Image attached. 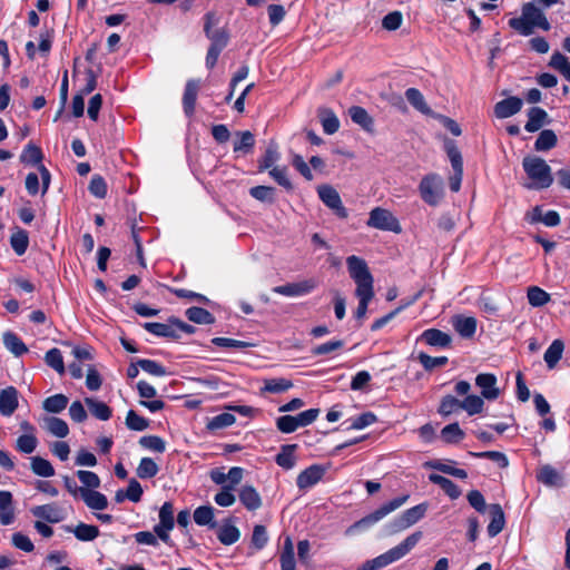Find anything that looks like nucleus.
Returning <instances> with one entry per match:
<instances>
[{
	"mask_svg": "<svg viewBox=\"0 0 570 570\" xmlns=\"http://www.w3.org/2000/svg\"><path fill=\"white\" fill-rule=\"evenodd\" d=\"M346 264L350 276L356 284L355 295L358 298V305L355 311V317L362 320L367 312L370 302L374 297V279L363 258L352 255L346 258Z\"/></svg>",
	"mask_w": 570,
	"mask_h": 570,
	"instance_id": "obj_1",
	"label": "nucleus"
},
{
	"mask_svg": "<svg viewBox=\"0 0 570 570\" xmlns=\"http://www.w3.org/2000/svg\"><path fill=\"white\" fill-rule=\"evenodd\" d=\"M511 29L521 36H531L534 28L549 31L551 24L547 19L542 9H540L534 2H527L522 6L521 16L511 18L508 21Z\"/></svg>",
	"mask_w": 570,
	"mask_h": 570,
	"instance_id": "obj_2",
	"label": "nucleus"
},
{
	"mask_svg": "<svg viewBox=\"0 0 570 570\" xmlns=\"http://www.w3.org/2000/svg\"><path fill=\"white\" fill-rule=\"evenodd\" d=\"M422 532L416 531L406 537L400 544L377 556L374 559L365 561L356 570H380L405 557L421 540Z\"/></svg>",
	"mask_w": 570,
	"mask_h": 570,
	"instance_id": "obj_3",
	"label": "nucleus"
},
{
	"mask_svg": "<svg viewBox=\"0 0 570 570\" xmlns=\"http://www.w3.org/2000/svg\"><path fill=\"white\" fill-rule=\"evenodd\" d=\"M522 166L528 177L533 180V187L548 188L552 185L551 168L544 159L537 156H527L522 160Z\"/></svg>",
	"mask_w": 570,
	"mask_h": 570,
	"instance_id": "obj_4",
	"label": "nucleus"
},
{
	"mask_svg": "<svg viewBox=\"0 0 570 570\" xmlns=\"http://www.w3.org/2000/svg\"><path fill=\"white\" fill-rule=\"evenodd\" d=\"M20 163L30 166H37L42 181L41 194L45 195L50 186L51 175L50 171L41 164L43 154L41 149L32 142H29L23 148L20 157Z\"/></svg>",
	"mask_w": 570,
	"mask_h": 570,
	"instance_id": "obj_5",
	"label": "nucleus"
},
{
	"mask_svg": "<svg viewBox=\"0 0 570 570\" xmlns=\"http://www.w3.org/2000/svg\"><path fill=\"white\" fill-rule=\"evenodd\" d=\"M409 499V495H403L395 498L391 500L390 502L384 503L379 509H376L374 512L367 514L366 517L362 518L361 520L356 521L347 532H352L354 530H365L383 518H385L391 512L395 511L400 507H402Z\"/></svg>",
	"mask_w": 570,
	"mask_h": 570,
	"instance_id": "obj_6",
	"label": "nucleus"
},
{
	"mask_svg": "<svg viewBox=\"0 0 570 570\" xmlns=\"http://www.w3.org/2000/svg\"><path fill=\"white\" fill-rule=\"evenodd\" d=\"M367 226L380 230L401 233L402 227L399 219L389 210L382 207H375L370 212Z\"/></svg>",
	"mask_w": 570,
	"mask_h": 570,
	"instance_id": "obj_7",
	"label": "nucleus"
},
{
	"mask_svg": "<svg viewBox=\"0 0 570 570\" xmlns=\"http://www.w3.org/2000/svg\"><path fill=\"white\" fill-rule=\"evenodd\" d=\"M419 190L426 204L436 206L443 196V180L436 174L426 175L422 178Z\"/></svg>",
	"mask_w": 570,
	"mask_h": 570,
	"instance_id": "obj_8",
	"label": "nucleus"
},
{
	"mask_svg": "<svg viewBox=\"0 0 570 570\" xmlns=\"http://www.w3.org/2000/svg\"><path fill=\"white\" fill-rule=\"evenodd\" d=\"M428 511V503H421L405 510L399 518L391 523V532L403 531L419 522Z\"/></svg>",
	"mask_w": 570,
	"mask_h": 570,
	"instance_id": "obj_9",
	"label": "nucleus"
},
{
	"mask_svg": "<svg viewBox=\"0 0 570 570\" xmlns=\"http://www.w3.org/2000/svg\"><path fill=\"white\" fill-rule=\"evenodd\" d=\"M218 24V18L215 13L208 12L205 16V27L204 31L206 37L210 40V47L223 50L228 43V33L225 29H215L213 30V26Z\"/></svg>",
	"mask_w": 570,
	"mask_h": 570,
	"instance_id": "obj_10",
	"label": "nucleus"
},
{
	"mask_svg": "<svg viewBox=\"0 0 570 570\" xmlns=\"http://www.w3.org/2000/svg\"><path fill=\"white\" fill-rule=\"evenodd\" d=\"M317 194L321 200L340 218L347 217V209L344 207L341 196L335 188L330 185H322L317 188Z\"/></svg>",
	"mask_w": 570,
	"mask_h": 570,
	"instance_id": "obj_11",
	"label": "nucleus"
},
{
	"mask_svg": "<svg viewBox=\"0 0 570 570\" xmlns=\"http://www.w3.org/2000/svg\"><path fill=\"white\" fill-rule=\"evenodd\" d=\"M325 468L320 464H313L302 471L296 479V484L301 490L312 488L318 483L325 474Z\"/></svg>",
	"mask_w": 570,
	"mask_h": 570,
	"instance_id": "obj_12",
	"label": "nucleus"
},
{
	"mask_svg": "<svg viewBox=\"0 0 570 570\" xmlns=\"http://www.w3.org/2000/svg\"><path fill=\"white\" fill-rule=\"evenodd\" d=\"M144 328L159 337H166L171 340L180 338L178 330L175 326V317L170 318L168 323L148 322L144 324Z\"/></svg>",
	"mask_w": 570,
	"mask_h": 570,
	"instance_id": "obj_13",
	"label": "nucleus"
},
{
	"mask_svg": "<svg viewBox=\"0 0 570 570\" xmlns=\"http://www.w3.org/2000/svg\"><path fill=\"white\" fill-rule=\"evenodd\" d=\"M475 384L481 389V394L487 400H495L500 390L497 387V377L490 373L476 375Z\"/></svg>",
	"mask_w": 570,
	"mask_h": 570,
	"instance_id": "obj_14",
	"label": "nucleus"
},
{
	"mask_svg": "<svg viewBox=\"0 0 570 570\" xmlns=\"http://www.w3.org/2000/svg\"><path fill=\"white\" fill-rule=\"evenodd\" d=\"M522 100L518 97H509L500 100L494 106V115L499 119L509 118L518 114L522 108Z\"/></svg>",
	"mask_w": 570,
	"mask_h": 570,
	"instance_id": "obj_15",
	"label": "nucleus"
},
{
	"mask_svg": "<svg viewBox=\"0 0 570 570\" xmlns=\"http://www.w3.org/2000/svg\"><path fill=\"white\" fill-rule=\"evenodd\" d=\"M18 391L13 386H8L0 391V413L10 416L18 407Z\"/></svg>",
	"mask_w": 570,
	"mask_h": 570,
	"instance_id": "obj_16",
	"label": "nucleus"
},
{
	"mask_svg": "<svg viewBox=\"0 0 570 570\" xmlns=\"http://www.w3.org/2000/svg\"><path fill=\"white\" fill-rule=\"evenodd\" d=\"M31 513L50 523H58L65 519V513L62 509L58 508L56 504H43L37 505L31 509Z\"/></svg>",
	"mask_w": 570,
	"mask_h": 570,
	"instance_id": "obj_17",
	"label": "nucleus"
},
{
	"mask_svg": "<svg viewBox=\"0 0 570 570\" xmlns=\"http://www.w3.org/2000/svg\"><path fill=\"white\" fill-rule=\"evenodd\" d=\"M199 88H200L199 80L190 79L186 83L184 96H183V106H184V111L187 116H191L195 111V104H196Z\"/></svg>",
	"mask_w": 570,
	"mask_h": 570,
	"instance_id": "obj_18",
	"label": "nucleus"
},
{
	"mask_svg": "<svg viewBox=\"0 0 570 570\" xmlns=\"http://www.w3.org/2000/svg\"><path fill=\"white\" fill-rule=\"evenodd\" d=\"M313 288L314 284L312 282L305 281L302 283H288L285 285L275 286L273 292L284 296L295 297L307 294Z\"/></svg>",
	"mask_w": 570,
	"mask_h": 570,
	"instance_id": "obj_19",
	"label": "nucleus"
},
{
	"mask_svg": "<svg viewBox=\"0 0 570 570\" xmlns=\"http://www.w3.org/2000/svg\"><path fill=\"white\" fill-rule=\"evenodd\" d=\"M14 521L13 498L9 491H0V524L9 525Z\"/></svg>",
	"mask_w": 570,
	"mask_h": 570,
	"instance_id": "obj_20",
	"label": "nucleus"
},
{
	"mask_svg": "<svg viewBox=\"0 0 570 570\" xmlns=\"http://www.w3.org/2000/svg\"><path fill=\"white\" fill-rule=\"evenodd\" d=\"M79 494L88 508L105 510L108 507L107 497L98 491L80 488Z\"/></svg>",
	"mask_w": 570,
	"mask_h": 570,
	"instance_id": "obj_21",
	"label": "nucleus"
},
{
	"mask_svg": "<svg viewBox=\"0 0 570 570\" xmlns=\"http://www.w3.org/2000/svg\"><path fill=\"white\" fill-rule=\"evenodd\" d=\"M239 501L249 511H255L262 507V498L253 485L242 487Z\"/></svg>",
	"mask_w": 570,
	"mask_h": 570,
	"instance_id": "obj_22",
	"label": "nucleus"
},
{
	"mask_svg": "<svg viewBox=\"0 0 570 570\" xmlns=\"http://www.w3.org/2000/svg\"><path fill=\"white\" fill-rule=\"evenodd\" d=\"M491 521L488 525V534L493 538L498 535L504 528L505 518L504 512L500 504L490 505Z\"/></svg>",
	"mask_w": 570,
	"mask_h": 570,
	"instance_id": "obj_23",
	"label": "nucleus"
},
{
	"mask_svg": "<svg viewBox=\"0 0 570 570\" xmlns=\"http://www.w3.org/2000/svg\"><path fill=\"white\" fill-rule=\"evenodd\" d=\"M42 426L57 438H66L69 434V426L66 421L57 416H45Z\"/></svg>",
	"mask_w": 570,
	"mask_h": 570,
	"instance_id": "obj_24",
	"label": "nucleus"
},
{
	"mask_svg": "<svg viewBox=\"0 0 570 570\" xmlns=\"http://www.w3.org/2000/svg\"><path fill=\"white\" fill-rule=\"evenodd\" d=\"M528 118L524 129L529 132H534L546 124L548 114L542 108L532 107L529 109Z\"/></svg>",
	"mask_w": 570,
	"mask_h": 570,
	"instance_id": "obj_25",
	"label": "nucleus"
},
{
	"mask_svg": "<svg viewBox=\"0 0 570 570\" xmlns=\"http://www.w3.org/2000/svg\"><path fill=\"white\" fill-rule=\"evenodd\" d=\"M235 135L238 137L234 141V153L250 154L255 146V136L249 131H236Z\"/></svg>",
	"mask_w": 570,
	"mask_h": 570,
	"instance_id": "obj_26",
	"label": "nucleus"
},
{
	"mask_svg": "<svg viewBox=\"0 0 570 570\" xmlns=\"http://www.w3.org/2000/svg\"><path fill=\"white\" fill-rule=\"evenodd\" d=\"M296 448V444L283 445L279 453L275 458L276 463L285 470L293 469L296 464V456L294 454Z\"/></svg>",
	"mask_w": 570,
	"mask_h": 570,
	"instance_id": "obj_27",
	"label": "nucleus"
},
{
	"mask_svg": "<svg viewBox=\"0 0 570 570\" xmlns=\"http://www.w3.org/2000/svg\"><path fill=\"white\" fill-rule=\"evenodd\" d=\"M421 338L431 346L445 347L451 343L450 335L436 328L424 331Z\"/></svg>",
	"mask_w": 570,
	"mask_h": 570,
	"instance_id": "obj_28",
	"label": "nucleus"
},
{
	"mask_svg": "<svg viewBox=\"0 0 570 570\" xmlns=\"http://www.w3.org/2000/svg\"><path fill=\"white\" fill-rule=\"evenodd\" d=\"M453 326L462 337H472L476 331V320L472 316H456Z\"/></svg>",
	"mask_w": 570,
	"mask_h": 570,
	"instance_id": "obj_29",
	"label": "nucleus"
},
{
	"mask_svg": "<svg viewBox=\"0 0 570 570\" xmlns=\"http://www.w3.org/2000/svg\"><path fill=\"white\" fill-rule=\"evenodd\" d=\"M85 403L96 419L107 421L111 417V409L106 403L92 397H86Z\"/></svg>",
	"mask_w": 570,
	"mask_h": 570,
	"instance_id": "obj_30",
	"label": "nucleus"
},
{
	"mask_svg": "<svg viewBox=\"0 0 570 570\" xmlns=\"http://www.w3.org/2000/svg\"><path fill=\"white\" fill-rule=\"evenodd\" d=\"M429 480L432 483L438 484L452 500H455L461 495L459 487L448 478L440 474H430Z\"/></svg>",
	"mask_w": 570,
	"mask_h": 570,
	"instance_id": "obj_31",
	"label": "nucleus"
},
{
	"mask_svg": "<svg viewBox=\"0 0 570 570\" xmlns=\"http://www.w3.org/2000/svg\"><path fill=\"white\" fill-rule=\"evenodd\" d=\"M66 530L72 532L75 537L80 541H92L99 535L98 527L82 522L77 524L73 529L67 527Z\"/></svg>",
	"mask_w": 570,
	"mask_h": 570,
	"instance_id": "obj_32",
	"label": "nucleus"
},
{
	"mask_svg": "<svg viewBox=\"0 0 570 570\" xmlns=\"http://www.w3.org/2000/svg\"><path fill=\"white\" fill-rule=\"evenodd\" d=\"M564 350V344L561 340H554L546 351L543 358L547 366L552 370L561 360Z\"/></svg>",
	"mask_w": 570,
	"mask_h": 570,
	"instance_id": "obj_33",
	"label": "nucleus"
},
{
	"mask_svg": "<svg viewBox=\"0 0 570 570\" xmlns=\"http://www.w3.org/2000/svg\"><path fill=\"white\" fill-rule=\"evenodd\" d=\"M405 98L411 104V106L413 108H415L417 111H420L424 115L431 114V108L426 104L423 95L421 94V91L419 89H416V88L406 89Z\"/></svg>",
	"mask_w": 570,
	"mask_h": 570,
	"instance_id": "obj_34",
	"label": "nucleus"
},
{
	"mask_svg": "<svg viewBox=\"0 0 570 570\" xmlns=\"http://www.w3.org/2000/svg\"><path fill=\"white\" fill-rule=\"evenodd\" d=\"M3 344L6 348L16 356H21L22 354L28 352V347L26 346V344L17 334L12 332H6L3 334Z\"/></svg>",
	"mask_w": 570,
	"mask_h": 570,
	"instance_id": "obj_35",
	"label": "nucleus"
},
{
	"mask_svg": "<svg viewBox=\"0 0 570 570\" xmlns=\"http://www.w3.org/2000/svg\"><path fill=\"white\" fill-rule=\"evenodd\" d=\"M348 115L353 122L357 124L365 130H371L373 126V118L368 112L360 106H352L348 109Z\"/></svg>",
	"mask_w": 570,
	"mask_h": 570,
	"instance_id": "obj_36",
	"label": "nucleus"
},
{
	"mask_svg": "<svg viewBox=\"0 0 570 570\" xmlns=\"http://www.w3.org/2000/svg\"><path fill=\"white\" fill-rule=\"evenodd\" d=\"M68 405V397L63 394H55L42 402V407L49 413H60Z\"/></svg>",
	"mask_w": 570,
	"mask_h": 570,
	"instance_id": "obj_37",
	"label": "nucleus"
},
{
	"mask_svg": "<svg viewBox=\"0 0 570 570\" xmlns=\"http://www.w3.org/2000/svg\"><path fill=\"white\" fill-rule=\"evenodd\" d=\"M557 135L553 130L544 129L539 134L534 142V148L538 151L550 150L557 145Z\"/></svg>",
	"mask_w": 570,
	"mask_h": 570,
	"instance_id": "obj_38",
	"label": "nucleus"
},
{
	"mask_svg": "<svg viewBox=\"0 0 570 570\" xmlns=\"http://www.w3.org/2000/svg\"><path fill=\"white\" fill-rule=\"evenodd\" d=\"M279 159V153L277 149V145L274 142H271L268 147L265 150V154L263 157L258 160V168L261 171L266 169H272L275 167V163Z\"/></svg>",
	"mask_w": 570,
	"mask_h": 570,
	"instance_id": "obj_39",
	"label": "nucleus"
},
{
	"mask_svg": "<svg viewBox=\"0 0 570 570\" xmlns=\"http://www.w3.org/2000/svg\"><path fill=\"white\" fill-rule=\"evenodd\" d=\"M217 538L223 544L230 546L239 540L240 532L235 525L223 524L218 530Z\"/></svg>",
	"mask_w": 570,
	"mask_h": 570,
	"instance_id": "obj_40",
	"label": "nucleus"
},
{
	"mask_svg": "<svg viewBox=\"0 0 570 570\" xmlns=\"http://www.w3.org/2000/svg\"><path fill=\"white\" fill-rule=\"evenodd\" d=\"M322 127L325 134L333 135L340 128V120L330 109H323L320 112Z\"/></svg>",
	"mask_w": 570,
	"mask_h": 570,
	"instance_id": "obj_41",
	"label": "nucleus"
},
{
	"mask_svg": "<svg viewBox=\"0 0 570 570\" xmlns=\"http://www.w3.org/2000/svg\"><path fill=\"white\" fill-rule=\"evenodd\" d=\"M186 316L190 322L196 324H213L215 318L214 316L203 307H189L186 311Z\"/></svg>",
	"mask_w": 570,
	"mask_h": 570,
	"instance_id": "obj_42",
	"label": "nucleus"
},
{
	"mask_svg": "<svg viewBox=\"0 0 570 570\" xmlns=\"http://www.w3.org/2000/svg\"><path fill=\"white\" fill-rule=\"evenodd\" d=\"M236 417L230 413H222L208 420L206 428L210 432L222 430L233 425Z\"/></svg>",
	"mask_w": 570,
	"mask_h": 570,
	"instance_id": "obj_43",
	"label": "nucleus"
},
{
	"mask_svg": "<svg viewBox=\"0 0 570 570\" xmlns=\"http://www.w3.org/2000/svg\"><path fill=\"white\" fill-rule=\"evenodd\" d=\"M31 470L35 474L45 478H49L55 474L52 464L41 456L31 458Z\"/></svg>",
	"mask_w": 570,
	"mask_h": 570,
	"instance_id": "obj_44",
	"label": "nucleus"
},
{
	"mask_svg": "<svg viewBox=\"0 0 570 570\" xmlns=\"http://www.w3.org/2000/svg\"><path fill=\"white\" fill-rule=\"evenodd\" d=\"M529 304L533 307H541L550 301V295L538 286H530L527 292Z\"/></svg>",
	"mask_w": 570,
	"mask_h": 570,
	"instance_id": "obj_45",
	"label": "nucleus"
},
{
	"mask_svg": "<svg viewBox=\"0 0 570 570\" xmlns=\"http://www.w3.org/2000/svg\"><path fill=\"white\" fill-rule=\"evenodd\" d=\"M159 471L157 463L151 458H142L137 466L136 473L140 479L154 478Z\"/></svg>",
	"mask_w": 570,
	"mask_h": 570,
	"instance_id": "obj_46",
	"label": "nucleus"
},
{
	"mask_svg": "<svg viewBox=\"0 0 570 570\" xmlns=\"http://www.w3.org/2000/svg\"><path fill=\"white\" fill-rule=\"evenodd\" d=\"M194 521L198 525H209L214 528L216 525L214 522V509L209 505L198 507L194 511Z\"/></svg>",
	"mask_w": 570,
	"mask_h": 570,
	"instance_id": "obj_47",
	"label": "nucleus"
},
{
	"mask_svg": "<svg viewBox=\"0 0 570 570\" xmlns=\"http://www.w3.org/2000/svg\"><path fill=\"white\" fill-rule=\"evenodd\" d=\"M445 151L451 161L453 171H463L462 155L453 140L445 141Z\"/></svg>",
	"mask_w": 570,
	"mask_h": 570,
	"instance_id": "obj_48",
	"label": "nucleus"
},
{
	"mask_svg": "<svg viewBox=\"0 0 570 570\" xmlns=\"http://www.w3.org/2000/svg\"><path fill=\"white\" fill-rule=\"evenodd\" d=\"M484 406L483 399L478 395H468L463 401H461V409L466 411L469 415L479 414L482 412Z\"/></svg>",
	"mask_w": 570,
	"mask_h": 570,
	"instance_id": "obj_49",
	"label": "nucleus"
},
{
	"mask_svg": "<svg viewBox=\"0 0 570 570\" xmlns=\"http://www.w3.org/2000/svg\"><path fill=\"white\" fill-rule=\"evenodd\" d=\"M441 436L445 443H458L464 438V432L458 423H451L442 429Z\"/></svg>",
	"mask_w": 570,
	"mask_h": 570,
	"instance_id": "obj_50",
	"label": "nucleus"
},
{
	"mask_svg": "<svg viewBox=\"0 0 570 570\" xmlns=\"http://www.w3.org/2000/svg\"><path fill=\"white\" fill-rule=\"evenodd\" d=\"M10 244L17 255H23L29 245V237L27 232L20 229L17 233L12 234L10 238Z\"/></svg>",
	"mask_w": 570,
	"mask_h": 570,
	"instance_id": "obj_51",
	"label": "nucleus"
},
{
	"mask_svg": "<svg viewBox=\"0 0 570 570\" xmlns=\"http://www.w3.org/2000/svg\"><path fill=\"white\" fill-rule=\"evenodd\" d=\"M45 361L48 366L57 371L59 374L65 373V364L59 348H51L46 353Z\"/></svg>",
	"mask_w": 570,
	"mask_h": 570,
	"instance_id": "obj_52",
	"label": "nucleus"
},
{
	"mask_svg": "<svg viewBox=\"0 0 570 570\" xmlns=\"http://www.w3.org/2000/svg\"><path fill=\"white\" fill-rule=\"evenodd\" d=\"M249 195L259 202L274 203L275 200V189L271 186L252 187Z\"/></svg>",
	"mask_w": 570,
	"mask_h": 570,
	"instance_id": "obj_53",
	"label": "nucleus"
},
{
	"mask_svg": "<svg viewBox=\"0 0 570 570\" xmlns=\"http://www.w3.org/2000/svg\"><path fill=\"white\" fill-rule=\"evenodd\" d=\"M268 542V534L266 531V528L262 524H256L253 529L252 534V547L254 550L258 551L262 550Z\"/></svg>",
	"mask_w": 570,
	"mask_h": 570,
	"instance_id": "obj_54",
	"label": "nucleus"
},
{
	"mask_svg": "<svg viewBox=\"0 0 570 570\" xmlns=\"http://www.w3.org/2000/svg\"><path fill=\"white\" fill-rule=\"evenodd\" d=\"M126 425L132 431H144L149 426V422L147 419L138 415L134 410H130L126 416Z\"/></svg>",
	"mask_w": 570,
	"mask_h": 570,
	"instance_id": "obj_55",
	"label": "nucleus"
},
{
	"mask_svg": "<svg viewBox=\"0 0 570 570\" xmlns=\"http://www.w3.org/2000/svg\"><path fill=\"white\" fill-rule=\"evenodd\" d=\"M139 444L157 453H163L166 450L165 441L156 435H146L140 438Z\"/></svg>",
	"mask_w": 570,
	"mask_h": 570,
	"instance_id": "obj_56",
	"label": "nucleus"
},
{
	"mask_svg": "<svg viewBox=\"0 0 570 570\" xmlns=\"http://www.w3.org/2000/svg\"><path fill=\"white\" fill-rule=\"evenodd\" d=\"M293 383L286 379H271L265 381L264 391L269 393H281L289 390Z\"/></svg>",
	"mask_w": 570,
	"mask_h": 570,
	"instance_id": "obj_57",
	"label": "nucleus"
},
{
	"mask_svg": "<svg viewBox=\"0 0 570 570\" xmlns=\"http://www.w3.org/2000/svg\"><path fill=\"white\" fill-rule=\"evenodd\" d=\"M38 445V440L33 434H22L17 440V449L26 454L32 453Z\"/></svg>",
	"mask_w": 570,
	"mask_h": 570,
	"instance_id": "obj_58",
	"label": "nucleus"
},
{
	"mask_svg": "<svg viewBox=\"0 0 570 570\" xmlns=\"http://www.w3.org/2000/svg\"><path fill=\"white\" fill-rule=\"evenodd\" d=\"M88 189L90 194L94 195L95 197L105 198L107 195L106 180L99 175H94L89 183Z\"/></svg>",
	"mask_w": 570,
	"mask_h": 570,
	"instance_id": "obj_59",
	"label": "nucleus"
},
{
	"mask_svg": "<svg viewBox=\"0 0 570 570\" xmlns=\"http://www.w3.org/2000/svg\"><path fill=\"white\" fill-rule=\"evenodd\" d=\"M137 365H139V367L142 371L147 372L150 375H154V376L166 375L165 367L163 365H160L159 363H157L156 361L141 358V360L137 361Z\"/></svg>",
	"mask_w": 570,
	"mask_h": 570,
	"instance_id": "obj_60",
	"label": "nucleus"
},
{
	"mask_svg": "<svg viewBox=\"0 0 570 570\" xmlns=\"http://www.w3.org/2000/svg\"><path fill=\"white\" fill-rule=\"evenodd\" d=\"M459 409H461V401L452 395H445L441 400L439 413L443 416H449Z\"/></svg>",
	"mask_w": 570,
	"mask_h": 570,
	"instance_id": "obj_61",
	"label": "nucleus"
},
{
	"mask_svg": "<svg viewBox=\"0 0 570 570\" xmlns=\"http://www.w3.org/2000/svg\"><path fill=\"white\" fill-rule=\"evenodd\" d=\"M233 491H234L233 485L223 487L222 491L218 492L214 498L216 504H218L219 507H224V508L233 505L236 501V498L233 494Z\"/></svg>",
	"mask_w": 570,
	"mask_h": 570,
	"instance_id": "obj_62",
	"label": "nucleus"
},
{
	"mask_svg": "<svg viewBox=\"0 0 570 570\" xmlns=\"http://www.w3.org/2000/svg\"><path fill=\"white\" fill-rule=\"evenodd\" d=\"M538 480L547 485H556L560 481V475L552 466L544 465L540 469Z\"/></svg>",
	"mask_w": 570,
	"mask_h": 570,
	"instance_id": "obj_63",
	"label": "nucleus"
},
{
	"mask_svg": "<svg viewBox=\"0 0 570 570\" xmlns=\"http://www.w3.org/2000/svg\"><path fill=\"white\" fill-rule=\"evenodd\" d=\"M271 177L282 187H284L287 190L293 189V185L287 177V169L286 167H278L275 166L269 170Z\"/></svg>",
	"mask_w": 570,
	"mask_h": 570,
	"instance_id": "obj_64",
	"label": "nucleus"
}]
</instances>
